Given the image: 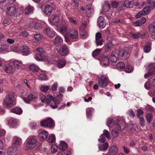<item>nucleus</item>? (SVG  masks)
<instances>
[{
  "label": "nucleus",
  "instance_id": "f257e3e1",
  "mask_svg": "<svg viewBox=\"0 0 155 155\" xmlns=\"http://www.w3.org/2000/svg\"><path fill=\"white\" fill-rule=\"evenodd\" d=\"M23 13V10L22 8L17 10L15 6L13 4L8 5L6 12L7 15L11 16L12 17L19 16Z\"/></svg>",
  "mask_w": 155,
  "mask_h": 155
},
{
  "label": "nucleus",
  "instance_id": "f03ea898",
  "mask_svg": "<svg viewBox=\"0 0 155 155\" xmlns=\"http://www.w3.org/2000/svg\"><path fill=\"white\" fill-rule=\"evenodd\" d=\"M15 99L14 96L11 94H8L4 97L3 104L6 108H9L15 105Z\"/></svg>",
  "mask_w": 155,
  "mask_h": 155
},
{
  "label": "nucleus",
  "instance_id": "7ed1b4c3",
  "mask_svg": "<svg viewBox=\"0 0 155 155\" xmlns=\"http://www.w3.org/2000/svg\"><path fill=\"white\" fill-rule=\"evenodd\" d=\"M40 124L42 127L49 128L54 127L55 125L54 120L51 117H48L41 121Z\"/></svg>",
  "mask_w": 155,
  "mask_h": 155
},
{
  "label": "nucleus",
  "instance_id": "20e7f679",
  "mask_svg": "<svg viewBox=\"0 0 155 155\" xmlns=\"http://www.w3.org/2000/svg\"><path fill=\"white\" fill-rule=\"evenodd\" d=\"M46 101L47 104L51 103L50 106L53 109L57 108L58 106L57 104L60 103V101L58 100L50 95L47 96Z\"/></svg>",
  "mask_w": 155,
  "mask_h": 155
},
{
  "label": "nucleus",
  "instance_id": "39448f33",
  "mask_svg": "<svg viewBox=\"0 0 155 155\" xmlns=\"http://www.w3.org/2000/svg\"><path fill=\"white\" fill-rule=\"evenodd\" d=\"M37 140L35 136L29 137L27 139L26 147L28 148L32 149L37 146Z\"/></svg>",
  "mask_w": 155,
  "mask_h": 155
},
{
  "label": "nucleus",
  "instance_id": "423d86ee",
  "mask_svg": "<svg viewBox=\"0 0 155 155\" xmlns=\"http://www.w3.org/2000/svg\"><path fill=\"white\" fill-rule=\"evenodd\" d=\"M61 151L58 153H61V155H70V152L67 149L68 146L66 143L64 141H61L59 146Z\"/></svg>",
  "mask_w": 155,
  "mask_h": 155
},
{
  "label": "nucleus",
  "instance_id": "0eeeda50",
  "mask_svg": "<svg viewBox=\"0 0 155 155\" xmlns=\"http://www.w3.org/2000/svg\"><path fill=\"white\" fill-rule=\"evenodd\" d=\"M68 29V25H63L60 28L59 31L62 34L64 35L65 41L68 43H69L70 42V39L68 37V33H67Z\"/></svg>",
  "mask_w": 155,
  "mask_h": 155
},
{
  "label": "nucleus",
  "instance_id": "6e6552de",
  "mask_svg": "<svg viewBox=\"0 0 155 155\" xmlns=\"http://www.w3.org/2000/svg\"><path fill=\"white\" fill-rule=\"evenodd\" d=\"M108 78L107 77L104 75H102L98 79V84L100 87H104L108 84Z\"/></svg>",
  "mask_w": 155,
  "mask_h": 155
},
{
  "label": "nucleus",
  "instance_id": "1a4fd4ad",
  "mask_svg": "<svg viewBox=\"0 0 155 155\" xmlns=\"http://www.w3.org/2000/svg\"><path fill=\"white\" fill-rule=\"evenodd\" d=\"M38 94L35 92H33L30 93L27 97V98H24V101L27 103L29 104L30 101H33L38 97Z\"/></svg>",
  "mask_w": 155,
  "mask_h": 155
},
{
  "label": "nucleus",
  "instance_id": "9d476101",
  "mask_svg": "<svg viewBox=\"0 0 155 155\" xmlns=\"http://www.w3.org/2000/svg\"><path fill=\"white\" fill-rule=\"evenodd\" d=\"M58 53L62 56H66L69 53V50L68 47L65 45L61 46L58 50Z\"/></svg>",
  "mask_w": 155,
  "mask_h": 155
},
{
  "label": "nucleus",
  "instance_id": "9b49d317",
  "mask_svg": "<svg viewBox=\"0 0 155 155\" xmlns=\"http://www.w3.org/2000/svg\"><path fill=\"white\" fill-rule=\"evenodd\" d=\"M68 37L73 39H77L78 37V31L75 28H70L68 33Z\"/></svg>",
  "mask_w": 155,
  "mask_h": 155
},
{
  "label": "nucleus",
  "instance_id": "f8f14e48",
  "mask_svg": "<svg viewBox=\"0 0 155 155\" xmlns=\"http://www.w3.org/2000/svg\"><path fill=\"white\" fill-rule=\"evenodd\" d=\"M59 20V17L56 15H52L49 19V23L53 25L57 26Z\"/></svg>",
  "mask_w": 155,
  "mask_h": 155
},
{
  "label": "nucleus",
  "instance_id": "ddd939ff",
  "mask_svg": "<svg viewBox=\"0 0 155 155\" xmlns=\"http://www.w3.org/2000/svg\"><path fill=\"white\" fill-rule=\"evenodd\" d=\"M99 60L102 66L106 67L109 64V60L108 58L106 56H101L99 58Z\"/></svg>",
  "mask_w": 155,
  "mask_h": 155
},
{
  "label": "nucleus",
  "instance_id": "4468645a",
  "mask_svg": "<svg viewBox=\"0 0 155 155\" xmlns=\"http://www.w3.org/2000/svg\"><path fill=\"white\" fill-rule=\"evenodd\" d=\"M48 132L45 130H42L38 134L39 140L42 141L45 140L48 136Z\"/></svg>",
  "mask_w": 155,
  "mask_h": 155
},
{
  "label": "nucleus",
  "instance_id": "2eb2a0df",
  "mask_svg": "<svg viewBox=\"0 0 155 155\" xmlns=\"http://www.w3.org/2000/svg\"><path fill=\"white\" fill-rule=\"evenodd\" d=\"M18 153V148L15 147L9 148L8 150V155H17Z\"/></svg>",
  "mask_w": 155,
  "mask_h": 155
},
{
  "label": "nucleus",
  "instance_id": "dca6fc26",
  "mask_svg": "<svg viewBox=\"0 0 155 155\" xmlns=\"http://www.w3.org/2000/svg\"><path fill=\"white\" fill-rule=\"evenodd\" d=\"M119 55L121 56V58L122 60H124L128 58L130 56L129 53L126 51L122 50L119 52Z\"/></svg>",
  "mask_w": 155,
  "mask_h": 155
},
{
  "label": "nucleus",
  "instance_id": "f3484780",
  "mask_svg": "<svg viewBox=\"0 0 155 155\" xmlns=\"http://www.w3.org/2000/svg\"><path fill=\"white\" fill-rule=\"evenodd\" d=\"M17 120L14 118H10L8 120V124L12 127H15L17 126Z\"/></svg>",
  "mask_w": 155,
  "mask_h": 155
},
{
  "label": "nucleus",
  "instance_id": "a211bd4d",
  "mask_svg": "<svg viewBox=\"0 0 155 155\" xmlns=\"http://www.w3.org/2000/svg\"><path fill=\"white\" fill-rule=\"evenodd\" d=\"M97 24L99 27L102 28L106 26V22L103 17L100 16L97 19Z\"/></svg>",
  "mask_w": 155,
  "mask_h": 155
},
{
  "label": "nucleus",
  "instance_id": "6ab92c4d",
  "mask_svg": "<svg viewBox=\"0 0 155 155\" xmlns=\"http://www.w3.org/2000/svg\"><path fill=\"white\" fill-rule=\"evenodd\" d=\"M86 15L88 18L92 17L94 13V9L90 5H87L86 8Z\"/></svg>",
  "mask_w": 155,
  "mask_h": 155
},
{
  "label": "nucleus",
  "instance_id": "aec40b11",
  "mask_svg": "<svg viewBox=\"0 0 155 155\" xmlns=\"http://www.w3.org/2000/svg\"><path fill=\"white\" fill-rule=\"evenodd\" d=\"M44 31L46 33L47 35L50 37H52L54 36L55 34V32L54 31L49 27H47L45 28Z\"/></svg>",
  "mask_w": 155,
  "mask_h": 155
},
{
  "label": "nucleus",
  "instance_id": "412c9836",
  "mask_svg": "<svg viewBox=\"0 0 155 155\" xmlns=\"http://www.w3.org/2000/svg\"><path fill=\"white\" fill-rule=\"evenodd\" d=\"M29 26L31 28H34L37 30H40L41 27V25L40 23L34 22H30Z\"/></svg>",
  "mask_w": 155,
  "mask_h": 155
},
{
  "label": "nucleus",
  "instance_id": "4be33fe9",
  "mask_svg": "<svg viewBox=\"0 0 155 155\" xmlns=\"http://www.w3.org/2000/svg\"><path fill=\"white\" fill-rule=\"evenodd\" d=\"M63 40L59 36H57L53 40V42L55 45L57 46H60L63 43Z\"/></svg>",
  "mask_w": 155,
  "mask_h": 155
},
{
  "label": "nucleus",
  "instance_id": "5701e85b",
  "mask_svg": "<svg viewBox=\"0 0 155 155\" xmlns=\"http://www.w3.org/2000/svg\"><path fill=\"white\" fill-rule=\"evenodd\" d=\"M146 19L144 17H143L140 19L137 20L133 23V25L134 26H141L146 21Z\"/></svg>",
  "mask_w": 155,
  "mask_h": 155
},
{
  "label": "nucleus",
  "instance_id": "b1692460",
  "mask_svg": "<svg viewBox=\"0 0 155 155\" xmlns=\"http://www.w3.org/2000/svg\"><path fill=\"white\" fill-rule=\"evenodd\" d=\"M116 127L119 130H124L125 127L124 122L123 121H119L115 124Z\"/></svg>",
  "mask_w": 155,
  "mask_h": 155
},
{
  "label": "nucleus",
  "instance_id": "393cba45",
  "mask_svg": "<svg viewBox=\"0 0 155 155\" xmlns=\"http://www.w3.org/2000/svg\"><path fill=\"white\" fill-rule=\"evenodd\" d=\"M108 152L111 155H115L118 153V149L116 146H112L109 148Z\"/></svg>",
  "mask_w": 155,
  "mask_h": 155
},
{
  "label": "nucleus",
  "instance_id": "a878e982",
  "mask_svg": "<svg viewBox=\"0 0 155 155\" xmlns=\"http://www.w3.org/2000/svg\"><path fill=\"white\" fill-rule=\"evenodd\" d=\"M114 41L112 40L109 43L103 48L104 50L106 52L108 51L109 50L112 48L114 45Z\"/></svg>",
  "mask_w": 155,
  "mask_h": 155
},
{
  "label": "nucleus",
  "instance_id": "bb28decb",
  "mask_svg": "<svg viewBox=\"0 0 155 155\" xmlns=\"http://www.w3.org/2000/svg\"><path fill=\"white\" fill-rule=\"evenodd\" d=\"M53 10L52 7L49 5L47 4L44 7V12L47 15L51 14Z\"/></svg>",
  "mask_w": 155,
  "mask_h": 155
},
{
  "label": "nucleus",
  "instance_id": "cd10ccee",
  "mask_svg": "<svg viewBox=\"0 0 155 155\" xmlns=\"http://www.w3.org/2000/svg\"><path fill=\"white\" fill-rule=\"evenodd\" d=\"M134 4L133 0H125L124 4L125 7L127 8H132Z\"/></svg>",
  "mask_w": 155,
  "mask_h": 155
},
{
  "label": "nucleus",
  "instance_id": "c85d7f7f",
  "mask_svg": "<svg viewBox=\"0 0 155 155\" xmlns=\"http://www.w3.org/2000/svg\"><path fill=\"white\" fill-rule=\"evenodd\" d=\"M13 64L15 68L16 69H19L22 68L23 64L21 61L15 60L13 62Z\"/></svg>",
  "mask_w": 155,
  "mask_h": 155
},
{
  "label": "nucleus",
  "instance_id": "c756f323",
  "mask_svg": "<svg viewBox=\"0 0 155 155\" xmlns=\"http://www.w3.org/2000/svg\"><path fill=\"white\" fill-rule=\"evenodd\" d=\"M66 64V61L64 59L58 60L57 62V66L60 68L64 67Z\"/></svg>",
  "mask_w": 155,
  "mask_h": 155
},
{
  "label": "nucleus",
  "instance_id": "7c9ffc66",
  "mask_svg": "<svg viewBox=\"0 0 155 155\" xmlns=\"http://www.w3.org/2000/svg\"><path fill=\"white\" fill-rule=\"evenodd\" d=\"M5 70L7 73H11L13 72V68L12 65L11 64L7 65L5 68Z\"/></svg>",
  "mask_w": 155,
  "mask_h": 155
},
{
  "label": "nucleus",
  "instance_id": "2f4dec72",
  "mask_svg": "<svg viewBox=\"0 0 155 155\" xmlns=\"http://www.w3.org/2000/svg\"><path fill=\"white\" fill-rule=\"evenodd\" d=\"M20 51L24 53H28L29 52V49L27 46L25 45H22L19 48Z\"/></svg>",
  "mask_w": 155,
  "mask_h": 155
},
{
  "label": "nucleus",
  "instance_id": "473e14b6",
  "mask_svg": "<svg viewBox=\"0 0 155 155\" xmlns=\"http://www.w3.org/2000/svg\"><path fill=\"white\" fill-rule=\"evenodd\" d=\"M108 147V144L107 142H106L102 144H100L98 146L99 149L101 151L106 150Z\"/></svg>",
  "mask_w": 155,
  "mask_h": 155
},
{
  "label": "nucleus",
  "instance_id": "72a5a7b5",
  "mask_svg": "<svg viewBox=\"0 0 155 155\" xmlns=\"http://www.w3.org/2000/svg\"><path fill=\"white\" fill-rule=\"evenodd\" d=\"M110 60L112 62H116L117 60V54L114 52H112L110 57Z\"/></svg>",
  "mask_w": 155,
  "mask_h": 155
},
{
  "label": "nucleus",
  "instance_id": "f704fd0d",
  "mask_svg": "<svg viewBox=\"0 0 155 155\" xmlns=\"http://www.w3.org/2000/svg\"><path fill=\"white\" fill-rule=\"evenodd\" d=\"M34 10V7L29 5L26 7L25 12L26 14H29L32 12Z\"/></svg>",
  "mask_w": 155,
  "mask_h": 155
},
{
  "label": "nucleus",
  "instance_id": "c9c22d12",
  "mask_svg": "<svg viewBox=\"0 0 155 155\" xmlns=\"http://www.w3.org/2000/svg\"><path fill=\"white\" fill-rule=\"evenodd\" d=\"M21 143V140L20 138L17 137H15L13 138V144L17 146L20 145Z\"/></svg>",
  "mask_w": 155,
  "mask_h": 155
},
{
  "label": "nucleus",
  "instance_id": "e433bc0d",
  "mask_svg": "<svg viewBox=\"0 0 155 155\" xmlns=\"http://www.w3.org/2000/svg\"><path fill=\"white\" fill-rule=\"evenodd\" d=\"M29 69L30 71L33 72H36L38 71L39 68L36 65L32 64L29 66Z\"/></svg>",
  "mask_w": 155,
  "mask_h": 155
},
{
  "label": "nucleus",
  "instance_id": "4c0bfd02",
  "mask_svg": "<svg viewBox=\"0 0 155 155\" xmlns=\"http://www.w3.org/2000/svg\"><path fill=\"white\" fill-rule=\"evenodd\" d=\"M147 69L153 72L155 71V63H150L147 65L146 66Z\"/></svg>",
  "mask_w": 155,
  "mask_h": 155
},
{
  "label": "nucleus",
  "instance_id": "58836bf2",
  "mask_svg": "<svg viewBox=\"0 0 155 155\" xmlns=\"http://www.w3.org/2000/svg\"><path fill=\"white\" fill-rule=\"evenodd\" d=\"M12 112L18 115L21 114L22 112V110L20 108L15 107L11 110Z\"/></svg>",
  "mask_w": 155,
  "mask_h": 155
},
{
  "label": "nucleus",
  "instance_id": "ea45409f",
  "mask_svg": "<svg viewBox=\"0 0 155 155\" xmlns=\"http://www.w3.org/2000/svg\"><path fill=\"white\" fill-rule=\"evenodd\" d=\"M81 38L83 39H85L88 37L87 32L84 29H81L80 30Z\"/></svg>",
  "mask_w": 155,
  "mask_h": 155
},
{
  "label": "nucleus",
  "instance_id": "a19ab883",
  "mask_svg": "<svg viewBox=\"0 0 155 155\" xmlns=\"http://www.w3.org/2000/svg\"><path fill=\"white\" fill-rule=\"evenodd\" d=\"M102 9L105 12H109L110 9V5L108 3H105L102 6Z\"/></svg>",
  "mask_w": 155,
  "mask_h": 155
},
{
  "label": "nucleus",
  "instance_id": "79ce46f5",
  "mask_svg": "<svg viewBox=\"0 0 155 155\" xmlns=\"http://www.w3.org/2000/svg\"><path fill=\"white\" fill-rule=\"evenodd\" d=\"M35 59L39 60L41 61L44 60H46V59L44 58V55L41 54H37L35 56Z\"/></svg>",
  "mask_w": 155,
  "mask_h": 155
},
{
  "label": "nucleus",
  "instance_id": "37998d69",
  "mask_svg": "<svg viewBox=\"0 0 155 155\" xmlns=\"http://www.w3.org/2000/svg\"><path fill=\"white\" fill-rule=\"evenodd\" d=\"M107 125L109 128H112L114 125V122L113 120L111 118H109L108 119Z\"/></svg>",
  "mask_w": 155,
  "mask_h": 155
},
{
  "label": "nucleus",
  "instance_id": "c03bdc74",
  "mask_svg": "<svg viewBox=\"0 0 155 155\" xmlns=\"http://www.w3.org/2000/svg\"><path fill=\"white\" fill-rule=\"evenodd\" d=\"M104 135L108 139H110L111 137L110 133L109 132L106 130L104 129L103 131V133L101 134V136H104Z\"/></svg>",
  "mask_w": 155,
  "mask_h": 155
},
{
  "label": "nucleus",
  "instance_id": "a18cd8bd",
  "mask_svg": "<svg viewBox=\"0 0 155 155\" xmlns=\"http://www.w3.org/2000/svg\"><path fill=\"white\" fill-rule=\"evenodd\" d=\"M8 47V45L5 43H0V52H2L6 50Z\"/></svg>",
  "mask_w": 155,
  "mask_h": 155
},
{
  "label": "nucleus",
  "instance_id": "49530a36",
  "mask_svg": "<svg viewBox=\"0 0 155 155\" xmlns=\"http://www.w3.org/2000/svg\"><path fill=\"white\" fill-rule=\"evenodd\" d=\"M125 67V64L122 62H120L118 63L117 64V68L119 70H123Z\"/></svg>",
  "mask_w": 155,
  "mask_h": 155
},
{
  "label": "nucleus",
  "instance_id": "de8ad7c7",
  "mask_svg": "<svg viewBox=\"0 0 155 155\" xmlns=\"http://www.w3.org/2000/svg\"><path fill=\"white\" fill-rule=\"evenodd\" d=\"M146 118L147 122L150 123L152 121L153 115L152 113H148L146 115Z\"/></svg>",
  "mask_w": 155,
  "mask_h": 155
},
{
  "label": "nucleus",
  "instance_id": "09e8293b",
  "mask_svg": "<svg viewBox=\"0 0 155 155\" xmlns=\"http://www.w3.org/2000/svg\"><path fill=\"white\" fill-rule=\"evenodd\" d=\"M55 137L54 134H51L49 137L48 141V143H53L55 141Z\"/></svg>",
  "mask_w": 155,
  "mask_h": 155
},
{
  "label": "nucleus",
  "instance_id": "8fccbe9b",
  "mask_svg": "<svg viewBox=\"0 0 155 155\" xmlns=\"http://www.w3.org/2000/svg\"><path fill=\"white\" fill-rule=\"evenodd\" d=\"M94 110V108L91 107H88L86 109V114L87 117H90L91 116L92 111Z\"/></svg>",
  "mask_w": 155,
  "mask_h": 155
},
{
  "label": "nucleus",
  "instance_id": "3c124183",
  "mask_svg": "<svg viewBox=\"0 0 155 155\" xmlns=\"http://www.w3.org/2000/svg\"><path fill=\"white\" fill-rule=\"evenodd\" d=\"M119 133V130H117L115 128H114L111 132V134L114 137H116L118 136Z\"/></svg>",
  "mask_w": 155,
  "mask_h": 155
},
{
  "label": "nucleus",
  "instance_id": "603ef678",
  "mask_svg": "<svg viewBox=\"0 0 155 155\" xmlns=\"http://www.w3.org/2000/svg\"><path fill=\"white\" fill-rule=\"evenodd\" d=\"M127 114L130 117L134 118L135 116V114L133 110L132 109L129 110L127 112Z\"/></svg>",
  "mask_w": 155,
  "mask_h": 155
},
{
  "label": "nucleus",
  "instance_id": "864d4df0",
  "mask_svg": "<svg viewBox=\"0 0 155 155\" xmlns=\"http://www.w3.org/2000/svg\"><path fill=\"white\" fill-rule=\"evenodd\" d=\"M150 8V9L152 10L155 6V2L152 0H150L148 3V5L147 6Z\"/></svg>",
  "mask_w": 155,
  "mask_h": 155
},
{
  "label": "nucleus",
  "instance_id": "5fc2aeb1",
  "mask_svg": "<svg viewBox=\"0 0 155 155\" xmlns=\"http://www.w3.org/2000/svg\"><path fill=\"white\" fill-rule=\"evenodd\" d=\"M149 28L150 31L152 32L155 31V21L149 25Z\"/></svg>",
  "mask_w": 155,
  "mask_h": 155
},
{
  "label": "nucleus",
  "instance_id": "6e6d98bb",
  "mask_svg": "<svg viewBox=\"0 0 155 155\" xmlns=\"http://www.w3.org/2000/svg\"><path fill=\"white\" fill-rule=\"evenodd\" d=\"M102 49H97L93 51L92 55L93 57L97 56L102 51Z\"/></svg>",
  "mask_w": 155,
  "mask_h": 155
},
{
  "label": "nucleus",
  "instance_id": "4d7b16f0",
  "mask_svg": "<svg viewBox=\"0 0 155 155\" xmlns=\"http://www.w3.org/2000/svg\"><path fill=\"white\" fill-rule=\"evenodd\" d=\"M50 87V86L48 85H42L40 89L43 91L46 92L49 89Z\"/></svg>",
  "mask_w": 155,
  "mask_h": 155
},
{
  "label": "nucleus",
  "instance_id": "13d9d810",
  "mask_svg": "<svg viewBox=\"0 0 155 155\" xmlns=\"http://www.w3.org/2000/svg\"><path fill=\"white\" fill-rule=\"evenodd\" d=\"M149 81L151 86H155V75L151 77L149 79Z\"/></svg>",
  "mask_w": 155,
  "mask_h": 155
},
{
  "label": "nucleus",
  "instance_id": "bf43d9fd",
  "mask_svg": "<svg viewBox=\"0 0 155 155\" xmlns=\"http://www.w3.org/2000/svg\"><path fill=\"white\" fill-rule=\"evenodd\" d=\"M151 10H152L150 9V8H149L148 6H147L143 9V10L142 11L144 14L145 15L148 14Z\"/></svg>",
  "mask_w": 155,
  "mask_h": 155
},
{
  "label": "nucleus",
  "instance_id": "052dcab7",
  "mask_svg": "<svg viewBox=\"0 0 155 155\" xmlns=\"http://www.w3.org/2000/svg\"><path fill=\"white\" fill-rule=\"evenodd\" d=\"M38 76V79L40 80H44L46 79V76L44 74H40L39 75L37 74Z\"/></svg>",
  "mask_w": 155,
  "mask_h": 155
},
{
  "label": "nucleus",
  "instance_id": "680f3d73",
  "mask_svg": "<svg viewBox=\"0 0 155 155\" xmlns=\"http://www.w3.org/2000/svg\"><path fill=\"white\" fill-rule=\"evenodd\" d=\"M140 120V124L142 127H143L145 125V121L143 117H138Z\"/></svg>",
  "mask_w": 155,
  "mask_h": 155
},
{
  "label": "nucleus",
  "instance_id": "e2e57ef3",
  "mask_svg": "<svg viewBox=\"0 0 155 155\" xmlns=\"http://www.w3.org/2000/svg\"><path fill=\"white\" fill-rule=\"evenodd\" d=\"M58 83L55 82L52 85L51 89L53 91H56L58 88Z\"/></svg>",
  "mask_w": 155,
  "mask_h": 155
},
{
  "label": "nucleus",
  "instance_id": "0e129e2a",
  "mask_svg": "<svg viewBox=\"0 0 155 155\" xmlns=\"http://www.w3.org/2000/svg\"><path fill=\"white\" fill-rule=\"evenodd\" d=\"M133 69V68L129 65L126 66L125 68V71L127 72L130 73L131 72Z\"/></svg>",
  "mask_w": 155,
  "mask_h": 155
},
{
  "label": "nucleus",
  "instance_id": "69168bd1",
  "mask_svg": "<svg viewBox=\"0 0 155 155\" xmlns=\"http://www.w3.org/2000/svg\"><path fill=\"white\" fill-rule=\"evenodd\" d=\"M151 50V48L150 46L146 45L143 47V50L145 53L149 52Z\"/></svg>",
  "mask_w": 155,
  "mask_h": 155
},
{
  "label": "nucleus",
  "instance_id": "338daca9",
  "mask_svg": "<svg viewBox=\"0 0 155 155\" xmlns=\"http://www.w3.org/2000/svg\"><path fill=\"white\" fill-rule=\"evenodd\" d=\"M112 5L113 8H118L120 7V6L119 3L116 1H114L112 2Z\"/></svg>",
  "mask_w": 155,
  "mask_h": 155
},
{
  "label": "nucleus",
  "instance_id": "774afa93",
  "mask_svg": "<svg viewBox=\"0 0 155 155\" xmlns=\"http://www.w3.org/2000/svg\"><path fill=\"white\" fill-rule=\"evenodd\" d=\"M112 22L115 23H122L123 22V20L122 19L119 18H116L113 19V20Z\"/></svg>",
  "mask_w": 155,
  "mask_h": 155
}]
</instances>
